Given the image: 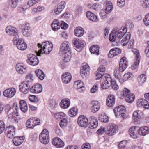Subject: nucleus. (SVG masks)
<instances>
[{"label":"nucleus","mask_w":149,"mask_h":149,"mask_svg":"<svg viewBox=\"0 0 149 149\" xmlns=\"http://www.w3.org/2000/svg\"><path fill=\"white\" fill-rule=\"evenodd\" d=\"M19 0H10V3L11 7L13 8H15L17 5V3Z\"/></svg>","instance_id":"57"},{"label":"nucleus","mask_w":149,"mask_h":149,"mask_svg":"<svg viewBox=\"0 0 149 149\" xmlns=\"http://www.w3.org/2000/svg\"><path fill=\"white\" fill-rule=\"evenodd\" d=\"M138 131L139 134L142 136L145 135L149 133V128L146 126L141 127Z\"/></svg>","instance_id":"30"},{"label":"nucleus","mask_w":149,"mask_h":149,"mask_svg":"<svg viewBox=\"0 0 149 149\" xmlns=\"http://www.w3.org/2000/svg\"><path fill=\"white\" fill-rule=\"evenodd\" d=\"M15 128L14 126H7L5 128L4 133L8 138H12L15 135Z\"/></svg>","instance_id":"7"},{"label":"nucleus","mask_w":149,"mask_h":149,"mask_svg":"<svg viewBox=\"0 0 149 149\" xmlns=\"http://www.w3.org/2000/svg\"><path fill=\"white\" fill-rule=\"evenodd\" d=\"M103 82L101 84V87L103 89L108 88L111 84V81L112 80L110 75H104L102 78Z\"/></svg>","instance_id":"6"},{"label":"nucleus","mask_w":149,"mask_h":149,"mask_svg":"<svg viewBox=\"0 0 149 149\" xmlns=\"http://www.w3.org/2000/svg\"><path fill=\"white\" fill-rule=\"evenodd\" d=\"M109 13V12L106 11L105 10L102 9L101 10L99 14L100 17L102 19H104L107 17V15Z\"/></svg>","instance_id":"49"},{"label":"nucleus","mask_w":149,"mask_h":149,"mask_svg":"<svg viewBox=\"0 0 149 149\" xmlns=\"http://www.w3.org/2000/svg\"><path fill=\"white\" fill-rule=\"evenodd\" d=\"M6 31L9 36H14L13 39L19 38L18 31L17 29L14 27L8 26L6 27Z\"/></svg>","instance_id":"4"},{"label":"nucleus","mask_w":149,"mask_h":149,"mask_svg":"<svg viewBox=\"0 0 149 149\" xmlns=\"http://www.w3.org/2000/svg\"><path fill=\"white\" fill-rule=\"evenodd\" d=\"M90 67L88 65L83 66L80 70V73L81 76L84 78L87 76L89 74Z\"/></svg>","instance_id":"17"},{"label":"nucleus","mask_w":149,"mask_h":149,"mask_svg":"<svg viewBox=\"0 0 149 149\" xmlns=\"http://www.w3.org/2000/svg\"><path fill=\"white\" fill-rule=\"evenodd\" d=\"M71 76L70 73L67 72L64 74L62 77L63 82L65 84L69 83L71 79Z\"/></svg>","instance_id":"31"},{"label":"nucleus","mask_w":149,"mask_h":149,"mask_svg":"<svg viewBox=\"0 0 149 149\" xmlns=\"http://www.w3.org/2000/svg\"><path fill=\"white\" fill-rule=\"evenodd\" d=\"M70 43L67 41H64L61 44L60 50L62 52L71 51Z\"/></svg>","instance_id":"22"},{"label":"nucleus","mask_w":149,"mask_h":149,"mask_svg":"<svg viewBox=\"0 0 149 149\" xmlns=\"http://www.w3.org/2000/svg\"><path fill=\"white\" fill-rule=\"evenodd\" d=\"M13 43L14 45H17V48L19 50H24L27 48L26 44L22 39L19 38L13 39Z\"/></svg>","instance_id":"5"},{"label":"nucleus","mask_w":149,"mask_h":149,"mask_svg":"<svg viewBox=\"0 0 149 149\" xmlns=\"http://www.w3.org/2000/svg\"><path fill=\"white\" fill-rule=\"evenodd\" d=\"M63 60L64 62H68L70 59L71 57V51L62 52Z\"/></svg>","instance_id":"33"},{"label":"nucleus","mask_w":149,"mask_h":149,"mask_svg":"<svg viewBox=\"0 0 149 149\" xmlns=\"http://www.w3.org/2000/svg\"><path fill=\"white\" fill-rule=\"evenodd\" d=\"M16 93V91L14 88H10L5 90L3 92L4 96L8 98H10L13 97Z\"/></svg>","instance_id":"11"},{"label":"nucleus","mask_w":149,"mask_h":149,"mask_svg":"<svg viewBox=\"0 0 149 149\" xmlns=\"http://www.w3.org/2000/svg\"><path fill=\"white\" fill-rule=\"evenodd\" d=\"M5 125L3 121L0 120V134L2 133L5 130Z\"/></svg>","instance_id":"58"},{"label":"nucleus","mask_w":149,"mask_h":149,"mask_svg":"<svg viewBox=\"0 0 149 149\" xmlns=\"http://www.w3.org/2000/svg\"><path fill=\"white\" fill-rule=\"evenodd\" d=\"M109 40L110 41L112 42H115L116 43H118L119 41H118L117 38H116V33L115 31H112L110 34L109 37Z\"/></svg>","instance_id":"37"},{"label":"nucleus","mask_w":149,"mask_h":149,"mask_svg":"<svg viewBox=\"0 0 149 149\" xmlns=\"http://www.w3.org/2000/svg\"><path fill=\"white\" fill-rule=\"evenodd\" d=\"M121 72L119 70H116L114 71V76L116 79H119L121 77Z\"/></svg>","instance_id":"56"},{"label":"nucleus","mask_w":149,"mask_h":149,"mask_svg":"<svg viewBox=\"0 0 149 149\" xmlns=\"http://www.w3.org/2000/svg\"><path fill=\"white\" fill-rule=\"evenodd\" d=\"M111 49L113 50L112 51L114 53L116 56L120 54L121 52V50L118 48H114Z\"/></svg>","instance_id":"63"},{"label":"nucleus","mask_w":149,"mask_h":149,"mask_svg":"<svg viewBox=\"0 0 149 149\" xmlns=\"http://www.w3.org/2000/svg\"><path fill=\"white\" fill-rule=\"evenodd\" d=\"M52 143L54 145L58 148L62 147L64 145V142L58 137L54 138L52 141Z\"/></svg>","instance_id":"16"},{"label":"nucleus","mask_w":149,"mask_h":149,"mask_svg":"<svg viewBox=\"0 0 149 149\" xmlns=\"http://www.w3.org/2000/svg\"><path fill=\"white\" fill-rule=\"evenodd\" d=\"M34 120L33 118L29 119V128H33L35 127Z\"/></svg>","instance_id":"54"},{"label":"nucleus","mask_w":149,"mask_h":149,"mask_svg":"<svg viewBox=\"0 0 149 149\" xmlns=\"http://www.w3.org/2000/svg\"><path fill=\"white\" fill-rule=\"evenodd\" d=\"M21 110L23 112H26L28 110V107L26 102L24 100H20L19 103Z\"/></svg>","instance_id":"32"},{"label":"nucleus","mask_w":149,"mask_h":149,"mask_svg":"<svg viewBox=\"0 0 149 149\" xmlns=\"http://www.w3.org/2000/svg\"><path fill=\"white\" fill-rule=\"evenodd\" d=\"M136 60L135 62L132 65L131 68L132 69V70H134L136 68H137L139 66V53L137 52H136Z\"/></svg>","instance_id":"40"},{"label":"nucleus","mask_w":149,"mask_h":149,"mask_svg":"<svg viewBox=\"0 0 149 149\" xmlns=\"http://www.w3.org/2000/svg\"><path fill=\"white\" fill-rule=\"evenodd\" d=\"M113 6L111 2L108 1L107 3L106 8L105 10L106 11L109 12V13L111 12L112 10Z\"/></svg>","instance_id":"51"},{"label":"nucleus","mask_w":149,"mask_h":149,"mask_svg":"<svg viewBox=\"0 0 149 149\" xmlns=\"http://www.w3.org/2000/svg\"><path fill=\"white\" fill-rule=\"evenodd\" d=\"M99 47L97 45L91 46L89 49L90 52L92 54H96L97 55L99 54Z\"/></svg>","instance_id":"35"},{"label":"nucleus","mask_w":149,"mask_h":149,"mask_svg":"<svg viewBox=\"0 0 149 149\" xmlns=\"http://www.w3.org/2000/svg\"><path fill=\"white\" fill-rule=\"evenodd\" d=\"M114 112L116 116H120L123 117L125 112V108L123 106L120 105L114 109Z\"/></svg>","instance_id":"9"},{"label":"nucleus","mask_w":149,"mask_h":149,"mask_svg":"<svg viewBox=\"0 0 149 149\" xmlns=\"http://www.w3.org/2000/svg\"><path fill=\"white\" fill-rule=\"evenodd\" d=\"M143 114L141 111L139 110L135 111L133 113L134 119H139L142 116Z\"/></svg>","instance_id":"41"},{"label":"nucleus","mask_w":149,"mask_h":149,"mask_svg":"<svg viewBox=\"0 0 149 149\" xmlns=\"http://www.w3.org/2000/svg\"><path fill=\"white\" fill-rule=\"evenodd\" d=\"M130 91L128 89L125 88L122 91L121 94L124 97H126L129 94H130Z\"/></svg>","instance_id":"62"},{"label":"nucleus","mask_w":149,"mask_h":149,"mask_svg":"<svg viewBox=\"0 0 149 149\" xmlns=\"http://www.w3.org/2000/svg\"><path fill=\"white\" fill-rule=\"evenodd\" d=\"M146 77L144 74H141L138 77L137 80L140 85H142L146 81Z\"/></svg>","instance_id":"39"},{"label":"nucleus","mask_w":149,"mask_h":149,"mask_svg":"<svg viewBox=\"0 0 149 149\" xmlns=\"http://www.w3.org/2000/svg\"><path fill=\"white\" fill-rule=\"evenodd\" d=\"M86 16L89 19L93 22H96L98 20L97 16L90 11H88L87 12Z\"/></svg>","instance_id":"28"},{"label":"nucleus","mask_w":149,"mask_h":149,"mask_svg":"<svg viewBox=\"0 0 149 149\" xmlns=\"http://www.w3.org/2000/svg\"><path fill=\"white\" fill-rule=\"evenodd\" d=\"M35 73L37 76L41 80H43L45 77V74L40 69L36 70Z\"/></svg>","instance_id":"38"},{"label":"nucleus","mask_w":149,"mask_h":149,"mask_svg":"<svg viewBox=\"0 0 149 149\" xmlns=\"http://www.w3.org/2000/svg\"><path fill=\"white\" fill-rule=\"evenodd\" d=\"M22 34L26 37H28V26L27 24H26L24 26L22 29Z\"/></svg>","instance_id":"47"},{"label":"nucleus","mask_w":149,"mask_h":149,"mask_svg":"<svg viewBox=\"0 0 149 149\" xmlns=\"http://www.w3.org/2000/svg\"><path fill=\"white\" fill-rule=\"evenodd\" d=\"M66 5V3L64 1H61L57 5L58 6L62 11L64 9Z\"/></svg>","instance_id":"60"},{"label":"nucleus","mask_w":149,"mask_h":149,"mask_svg":"<svg viewBox=\"0 0 149 149\" xmlns=\"http://www.w3.org/2000/svg\"><path fill=\"white\" fill-rule=\"evenodd\" d=\"M51 27L53 31L58 30L60 27L62 29H65L68 27V25L63 21H61V23L57 19L54 20L51 24Z\"/></svg>","instance_id":"2"},{"label":"nucleus","mask_w":149,"mask_h":149,"mask_svg":"<svg viewBox=\"0 0 149 149\" xmlns=\"http://www.w3.org/2000/svg\"><path fill=\"white\" fill-rule=\"evenodd\" d=\"M127 32V29L124 26L122 27L121 29L115 33L116 38H117V39L121 38L126 34V33Z\"/></svg>","instance_id":"18"},{"label":"nucleus","mask_w":149,"mask_h":149,"mask_svg":"<svg viewBox=\"0 0 149 149\" xmlns=\"http://www.w3.org/2000/svg\"><path fill=\"white\" fill-rule=\"evenodd\" d=\"M70 104V99L65 98L62 100L60 103V106L63 109H67L69 107Z\"/></svg>","instance_id":"26"},{"label":"nucleus","mask_w":149,"mask_h":149,"mask_svg":"<svg viewBox=\"0 0 149 149\" xmlns=\"http://www.w3.org/2000/svg\"><path fill=\"white\" fill-rule=\"evenodd\" d=\"M55 117L57 119L63 118H67L66 114L64 112L58 113L54 114Z\"/></svg>","instance_id":"43"},{"label":"nucleus","mask_w":149,"mask_h":149,"mask_svg":"<svg viewBox=\"0 0 149 149\" xmlns=\"http://www.w3.org/2000/svg\"><path fill=\"white\" fill-rule=\"evenodd\" d=\"M29 100L31 102H37L39 101L38 97L34 95H30L29 96Z\"/></svg>","instance_id":"48"},{"label":"nucleus","mask_w":149,"mask_h":149,"mask_svg":"<svg viewBox=\"0 0 149 149\" xmlns=\"http://www.w3.org/2000/svg\"><path fill=\"white\" fill-rule=\"evenodd\" d=\"M115 97L113 95H110L107 99V105L109 107H112L115 104Z\"/></svg>","instance_id":"25"},{"label":"nucleus","mask_w":149,"mask_h":149,"mask_svg":"<svg viewBox=\"0 0 149 149\" xmlns=\"http://www.w3.org/2000/svg\"><path fill=\"white\" fill-rule=\"evenodd\" d=\"M92 118L89 127L91 129L95 128L98 125V120L96 118L94 117H93Z\"/></svg>","instance_id":"36"},{"label":"nucleus","mask_w":149,"mask_h":149,"mask_svg":"<svg viewBox=\"0 0 149 149\" xmlns=\"http://www.w3.org/2000/svg\"><path fill=\"white\" fill-rule=\"evenodd\" d=\"M77 113V109L75 108H72L69 110L68 113L71 117L75 116Z\"/></svg>","instance_id":"44"},{"label":"nucleus","mask_w":149,"mask_h":149,"mask_svg":"<svg viewBox=\"0 0 149 149\" xmlns=\"http://www.w3.org/2000/svg\"><path fill=\"white\" fill-rule=\"evenodd\" d=\"M67 117L63 118L60 123V125L62 128H64L66 127L68 125Z\"/></svg>","instance_id":"46"},{"label":"nucleus","mask_w":149,"mask_h":149,"mask_svg":"<svg viewBox=\"0 0 149 149\" xmlns=\"http://www.w3.org/2000/svg\"><path fill=\"white\" fill-rule=\"evenodd\" d=\"M106 127L105 128H103L102 127H100L97 130V133L98 134L102 135L104 132H105L106 133Z\"/></svg>","instance_id":"64"},{"label":"nucleus","mask_w":149,"mask_h":149,"mask_svg":"<svg viewBox=\"0 0 149 149\" xmlns=\"http://www.w3.org/2000/svg\"><path fill=\"white\" fill-rule=\"evenodd\" d=\"M18 114L17 111L16 112V113L13 112L11 114L9 115V118L13 121L17 122L18 120L17 117L18 116Z\"/></svg>","instance_id":"42"},{"label":"nucleus","mask_w":149,"mask_h":149,"mask_svg":"<svg viewBox=\"0 0 149 149\" xmlns=\"http://www.w3.org/2000/svg\"><path fill=\"white\" fill-rule=\"evenodd\" d=\"M99 120L104 123H107L109 120V118L106 115H101L99 118Z\"/></svg>","instance_id":"50"},{"label":"nucleus","mask_w":149,"mask_h":149,"mask_svg":"<svg viewBox=\"0 0 149 149\" xmlns=\"http://www.w3.org/2000/svg\"><path fill=\"white\" fill-rule=\"evenodd\" d=\"M118 129V126L115 125H108L106 127V134L109 136L112 135L117 132Z\"/></svg>","instance_id":"8"},{"label":"nucleus","mask_w":149,"mask_h":149,"mask_svg":"<svg viewBox=\"0 0 149 149\" xmlns=\"http://www.w3.org/2000/svg\"><path fill=\"white\" fill-rule=\"evenodd\" d=\"M118 148L119 149H127L126 141H121L118 144Z\"/></svg>","instance_id":"53"},{"label":"nucleus","mask_w":149,"mask_h":149,"mask_svg":"<svg viewBox=\"0 0 149 149\" xmlns=\"http://www.w3.org/2000/svg\"><path fill=\"white\" fill-rule=\"evenodd\" d=\"M73 43L77 48L79 49H81L85 45L84 41H81L79 39H77L74 40Z\"/></svg>","instance_id":"23"},{"label":"nucleus","mask_w":149,"mask_h":149,"mask_svg":"<svg viewBox=\"0 0 149 149\" xmlns=\"http://www.w3.org/2000/svg\"><path fill=\"white\" fill-rule=\"evenodd\" d=\"M24 136H16L13 139L14 145L16 146L20 145L24 141Z\"/></svg>","instance_id":"24"},{"label":"nucleus","mask_w":149,"mask_h":149,"mask_svg":"<svg viewBox=\"0 0 149 149\" xmlns=\"http://www.w3.org/2000/svg\"><path fill=\"white\" fill-rule=\"evenodd\" d=\"M17 71L20 74L26 73L27 71V67L24 65L23 63H18L16 66Z\"/></svg>","instance_id":"14"},{"label":"nucleus","mask_w":149,"mask_h":149,"mask_svg":"<svg viewBox=\"0 0 149 149\" xmlns=\"http://www.w3.org/2000/svg\"><path fill=\"white\" fill-rule=\"evenodd\" d=\"M74 34L77 37H80L82 36L84 34V29L80 27H77L74 31Z\"/></svg>","instance_id":"34"},{"label":"nucleus","mask_w":149,"mask_h":149,"mask_svg":"<svg viewBox=\"0 0 149 149\" xmlns=\"http://www.w3.org/2000/svg\"><path fill=\"white\" fill-rule=\"evenodd\" d=\"M28 81L22 82L19 85V90L20 91L24 94L28 93Z\"/></svg>","instance_id":"19"},{"label":"nucleus","mask_w":149,"mask_h":149,"mask_svg":"<svg viewBox=\"0 0 149 149\" xmlns=\"http://www.w3.org/2000/svg\"><path fill=\"white\" fill-rule=\"evenodd\" d=\"M129 134L132 138L135 139L137 137V130L136 129L134 126L132 127L129 130Z\"/></svg>","instance_id":"29"},{"label":"nucleus","mask_w":149,"mask_h":149,"mask_svg":"<svg viewBox=\"0 0 149 149\" xmlns=\"http://www.w3.org/2000/svg\"><path fill=\"white\" fill-rule=\"evenodd\" d=\"M38 46L39 48H40L37 53L38 56H40L41 54L43 53L49 54L52 51L53 47L52 44L48 41L45 42L42 44L38 43Z\"/></svg>","instance_id":"1"},{"label":"nucleus","mask_w":149,"mask_h":149,"mask_svg":"<svg viewBox=\"0 0 149 149\" xmlns=\"http://www.w3.org/2000/svg\"><path fill=\"white\" fill-rule=\"evenodd\" d=\"M126 97V100L128 102L131 103L133 102L134 99V95L133 93H131L127 95Z\"/></svg>","instance_id":"45"},{"label":"nucleus","mask_w":149,"mask_h":149,"mask_svg":"<svg viewBox=\"0 0 149 149\" xmlns=\"http://www.w3.org/2000/svg\"><path fill=\"white\" fill-rule=\"evenodd\" d=\"M40 141L45 144H47L49 141L50 136L48 130L46 129L43 130L39 136Z\"/></svg>","instance_id":"3"},{"label":"nucleus","mask_w":149,"mask_h":149,"mask_svg":"<svg viewBox=\"0 0 149 149\" xmlns=\"http://www.w3.org/2000/svg\"><path fill=\"white\" fill-rule=\"evenodd\" d=\"M44 7L42 6H39L38 7L36 8H33L31 11V13H34L38 12H40L42 10H44Z\"/></svg>","instance_id":"55"},{"label":"nucleus","mask_w":149,"mask_h":149,"mask_svg":"<svg viewBox=\"0 0 149 149\" xmlns=\"http://www.w3.org/2000/svg\"><path fill=\"white\" fill-rule=\"evenodd\" d=\"M39 61L37 57L34 54H29V63L32 66L37 65Z\"/></svg>","instance_id":"13"},{"label":"nucleus","mask_w":149,"mask_h":149,"mask_svg":"<svg viewBox=\"0 0 149 149\" xmlns=\"http://www.w3.org/2000/svg\"><path fill=\"white\" fill-rule=\"evenodd\" d=\"M136 104L138 107H143L146 109H149V102L147 101L145 99H138Z\"/></svg>","instance_id":"12"},{"label":"nucleus","mask_w":149,"mask_h":149,"mask_svg":"<svg viewBox=\"0 0 149 149\" xmlns=\"http://www.w3.org/2000/svg\"><path fill=\"white\" fill-rule=\"evenodd\" d=\"M42 90V85L39 84H36L32 86L30 89V92L35 93H41Z\"/></svg>","instance_id":"15"},{"label":"nucleus","mask_w":149,"mask_h":149,"mask_svg":"<svg viewBox=\"0 0 149 149\" xmlns=\"http://www.w3.org/2000/svg\"><path fill=\"white\" fill-rule=\"evenodd\" d=\"M142 5L143 7L145 8H149V0H142Z\"/></svg>","instance_id":"59"},{"label":"nucleus","mask_w":149,"mask_h":149,"mask_svg":"<svg viewBox=\"0 0 149 149\" xmlns=\"http://www.w3.org/2000/svg\"><path fill=\"white\" fill-rule=\"evenodd\" d=\"M88 122L87 118L83 115L80 116L78 118V124L80 126L87 127L88 125Z\"/></svg>","instance_id":"10"},{"label":"nucleus","mask_w":149,"mask_h":149,"mask_svg":"<svg viewBox=\"0 0 149 149\" xmlns=\"http://www.w3.org/2000/svg\"><path fill=\"white\" fill-rule=\"evenodd\" d=\"M62 11L58 6L55 8L54 9L52 10L51 12L52 14L53 15H58Z\"/></svg>","instance_id":"52"},{"label":"nucleus","mask_w":149,"mask_h":149,"mask_svg":"<svg viewBox=\"0 0 149 149\" xmlns=\"http://www.w3.org/2000/svg\"><path fill=\"white\" fill-rule=\"evenodd\" d=\"M143 21L146 26L149 25V13L145 15Z\"/></svg>","instance_id":"61"},{"label":"nucleus","mask_w":149,"mask_h":149,"mask_svg":"<svg viewBox=\"0 0 149 149\" xmlns=\"http://www.w3.org/2000/svg\"><path fill=\"white\" fill-rule=\"evenodd\" d=\"M74 88L79 89V91L82 92L85 90L84 84L81 80H78L74 82Z\"/></svg>","instance_id":"21"},{"label":"nucleus","mask_w":149,"mask_h":149,"mask_svg":"<svg viewBox=\"0 0 149 149\" xmlns=\"http://www.w3.org/2000/svg\"><path fill=\"white\" fill-rule=\"evenodd\" d=\"M92 106L91 110L93 113H96L97 111L100 108L99 103L97 101L94 100L92 101L91 102Z\"/></svg>","instance_id":"20"},{"label":"nucleus","mask_w":149,"mask_h":149,"mask_svg":"<svg viewBox=\"0 0 149 149\" xmlns=\"http://www.w3.org/2000/svg\"><path fill=\"white\" fill-rule=\"evenodd\" d=\"M131 37L130 34L129 32H128L123 37L122 40L120 42L121 44L123 46L126 45L128 42L129 40L130 39Z\"/></svg>","instance_id":"27"}]
</instances>
